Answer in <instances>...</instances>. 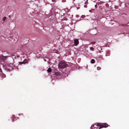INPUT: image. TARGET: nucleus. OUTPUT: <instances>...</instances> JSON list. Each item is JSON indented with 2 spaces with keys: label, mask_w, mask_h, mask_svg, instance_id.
<instances>
[{
  "label": "nucleus",
  "mask_w": 129,
  "mask_h": 129,
  "mask_svg": "<svg viewBox=\"0 0 129 129\" xmlns=\"http://www.w3.org/2000/svg\"><path fill=\"white\" fill-rule=\"evenodd\" d=\"M0 75L3 78H5L6 77V76L2 71L0 73Z\"/></svg>",
  "instance_id": "nucleus-5"
},
{
  "label": "nucleus",
  "mask_w": 129,
  "mask_h": 129,
  "mask_svg": "<svg viewBox=\"0 0 129 129\" xmlns=\"http://www.w3.org/2000/svg\"><path fill=\"white\" fill-rule=\"evenodd\" d=\"M94 49V48L92 47H91L90 48V49L92 51H93Z\"/></svg>",
  "instance_id": "nucleus-13"
},
{
  "label": "nucleus",
  "mask_w": 129,
  "mask_h": 129,
  "mask_svg": "<svg viewBox=\"0 0 129 129\" xmlns=\"http://www.w3.org/2000/svg\"><path fill=\"white\" fill-rule=\"evenodd\" d=\"M6 17H3V20L4 21H5V20H6Z\"/></svg>",
  "instance_id": "nucleus-11"
},
{
  "label": "nucleus",
  "mask_w": 129,
  "mask_h": 129,
  "mask_svg": "<svg viewBox=\"0 0 129 129\" xmlns=\"http://www.w3.org/2000/svg\"><path fill=\"white\" fill-rule=\"evenodd\" d=\"M67 66V64L63 61H61L58 64V67L60 68H65Z\"/></svg>",
  "instance_id": "nucleus-1"
},
{
  "label": "nucleus",
  "mask_w": 129,
  "mask_h": 129,
  "mask_svg": "<svg viewBox=\"0 0 129 129\" xmlns=\"http://www.w3.org/2000/svg\"><path fill=\"white\" fill-rule=\"evenodd\" d=\"M95 8H96L97 6V5H95Z\"/></svg>",
  "instance_id": "nucleus-19"
},
{
  "label": "nucleus",
  "mask_w": 129,
  "mask_h": 129,
  "mask_svg": "<svg viewBox=\"0 0 129 129\" xmlns=\"http://www.w3.org/2000/svg\"><path fill=\"white\" fill-rule=\"evenodd\" d=\"M60 73H59V72H56V73H55V74L56 75H58Z\"/></svg>",
  "instance_id": "nucleus-12"
},
{
  "label": "nucleus",
  "mask_w": 129,
  "mask_h": 129,
  "mask_svg": "<svg viewBox=\"0 0 129 129\" xmlns=\"http://www.w3.org/2000/svg\"><path fill=\"white\" fill-rule=\"evenodd\" d=\"M84 17H85L84 15H82L81 16V18H84Z\"/></svg>",
  "instance_id": "nucleus-17"
},
{
  "label": "nucleus",
  "mask_w": 129,
  "mask_h": 129,
  "mask_svg": "<svg viewBox=\"0 0 129 129\" xmlns=\"http://www.w3.org/2000/svg\"><path fill=\"white\" fill-rule=\"evenodd\" d=\"M6 58V57H5V56H3V58H2V59H3V60H4V59H5Z\"/></svg>",
  "instance_id": "nucleus-16"
},
{
  "label": "nucleus",
  "mask_w": 129,
  "mask_h": 129,
  "mask_svg": "<svg viewBox=\"0 0 129 129\" xmlns=\"http://www.w3.org/2000/svg\"><path fill=\"white\" fill-rule=\"evenodd\" d=\"M95 62V60L93 59H91V63H94Z\"/></svg>",
  "instance_id": "nucleus-8"
},
{
  "label": "nucleus",
  "mask_w": 129,
  "mask_h": 129,
  "mask_svg": "<svg viewBox=\"0 0 129 129\" xmlns=\"http://www.w3.org/2000/svg\"><path fill=\"white\" fill-rule=\"evenodd\" d=\"M52 1L53 2H54L55 1V0H52Z\"/></svg>",
  "instance_id": "nucleus-18"
},
{
  "label": "nucleus",
  "mask_w": 129,
  "mask_h": 129,
  "mask_svg": "<svg viewBox=\"0 0 129 129\" xmlns=\"http://www.w3.org/2000/svg\"><path fill=\"white\" fill-rule=\"evenodd\" d=\"M15 117L14 116H13L12 118V121H15Z\"/></svg>",
  "instance_id": "nucleus-7"
},
{
  "label": "nucleus",
  "mask_w": 129,
  "mask_h": 129,
  "mask_svg": "<svg viewBox=\"0 0 129 129\" xmlns=\"http://www.w3.org/2000/svg\"><path fill=\"white\" fill-rule=\"evenodd\" d=\"M95 43V42H91V44H94Z\"/></svg>",
  "instance_id": "nucleus-14"
},
{
  "label": "nucleus",
  "mask_w": 129,
  "mask_h": 129,
  "mask_svg": "<svg viewBox=\"0 0 129 129\" xmlns=\"http://www.w3.org/2000/svg\"><path fill=\"white\" fill-rule=\"evenodd\" d=\"M91 128V129H100V123H96L92 125Z\"/></svg>",
  "instance_id": "nucleus-2"
},
{
  "label": "nucleus",
  "mask_w": 129,
  "mask_h": 129,
  "mask_svg": "<svg viewBox=\"0 0 129 129\" xmlns=\"http://www.w3.org/2000/svg\"><path fill=\"white\" fill-rule=\"evenodd\" d=\"M84 7H86V6H84Z\"/></svg>",
  "instance_id": "nucleus-22"
},
{
  "label": "nucleus",
  "mask_w": 129,
  "mask_h": 129,
  "mask_svg": "<svg viewBox=\"0 0 129 129\" xmlns=\"http://www.w3.org/2000/svg\"><path fill=\"white\" fill-rule=\"evenodd\" d=\"M47 72H51V68H49L47 70Z\"/></svg>",
  "instance_id": "nucleus-9"
},
{
  "label": "nucleus",
  "mask_w": 129,
  "mask_h": 129,
  "mask_svg": "<svg viewBox=\"0 0 129 129\" xmlns=\"http://www.w3.org/2000/svg\"><path fill=\"white\" fill-rule=\"evenodd\" d=\"M110 53L109 52H107L106 53V56H109L110 55Z\"/></svg>",
  "instance_id": "nucleus-10"
},
{
  "label": "nucleus",
  "mask_w": 129,
  "mask_h": 129,
  "mask_svg": "<svg viewBox=\"0 0 129 129\" xmlns=\"http://www.w3.org/2000/svg\"><path fill=\"white\" fill-rule=\"evenodd\" d=\"M84 7H86V6H84Z\"/></svg>",
  "instance_id": "nucleus-21"
},
{
  "label": "nucleus",
  "mask_w": 129,
  "mask_h": 129,
  "mask_svg": "<svg viewBox=\"0 0 129 129\" xmlns=\"http://www.w3.org/2000/svg\"><path fill=\"white\" fill-rule=\"evenodd\" d=\"M19 63L20 64H25L26 63H27V61L26 59H25L23 61L20 62Z\"/></svg>",
  "instance_id": "nucleus-6"
},
{
  "label": "nucleus",
  "mask_w": 129,
  "mask_h": 129,
  "mask_svg": "<svg viewBox=\"0 0 129 129\" xmlns=\"http://www.w3.org/2000/svg\"><path fill=\"white\" fill-rule=\"evenodd\" d=\"M74 43L75 46H77L79 44L78 40L77 39L74 40Z\"/></svg>",
  "instance_id": "nucleus-4"
},
{
  "label": "nucleus",
  "mask_w": 129,
  "mask_h": 129,
  "mask_svg": "<svg viewBox=\"0 0 129 129\" xmlns=\"http://www.w3.org/2000/svg\"><path fill=\"white\" fill-rule=\"evenodd\" d=\"M65 20H67V18H66L65 19H64Z\"/></svg>",
  "instance_id": "nucleus-20"
},
{
  "label": "nucleus",
  "mask_w": 129,
  "mask_h": 129,
  "mask_svg": "<svg viewBox=\"0 0 129 129\" xmlns=\"http://www.w3.org/2000/svg\"><path fill=\"white\" fill-rule=\"evenodd\" d=\"M97 69L98 70H99L101 69V68L100 67H98L97 68Z\"/></svg>",
  "instance_id": "nucleus-15"
},
{
  "label": "nucleus",
  "mask_w": 129,
  "mask_h": 129,
  "mask_svg": "<svg viewBox=\"0 0 129 129\" xmlns=\"http://www.w3.org/2000/svg\"><path fill=\"white\" fill-rule=\"evenodd\" d=\"M100 128L103 127L106 128L108 127L109 125L106 123H100Z\"/></svg>",
  "instance_id": "nucleus-3"
}]
</instances>
